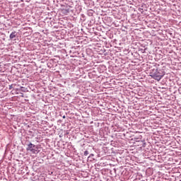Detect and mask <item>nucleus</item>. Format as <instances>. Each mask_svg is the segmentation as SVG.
Here are the masks:
<instances>
[{
    "label": "nucleus",
    "instance_id": "obj_1",
    "mask_svg": "<svg viewBox=\"0 0 181 181\" xmlns=\"http://www.w3.org/2000/svg\"><path fill=\"white\" fill-rule=\"evenodd\" d=\"M35 145L33 144V143H30L28 145V147L26 148V151H30L32 152V153H35V152L37 151V150L35 149Z\"/></svg>",
    "mask_w": 181,
    "mask_h": 181
},
{
    "label": "nucleus",
    "instance_id": "obj_2",
    "mask_svg": "<svg viewBox=\"0 0 181 181\" xmlns=\"http://www.w3.org/2000/svg\"><path fill=\"white\" fill-rule=\"evenodd\" d=\"M15 37H16V33L14 32V33H11V35H10L11 40H13V38H15Z\"/></svg>",
    "mask_w": 181,
    "mask_h": 181
},
{
    "label": "nucleus",
    "instance_id": "obj_3",
    "mask_svg": "<svg viewBox=\"0 0 181 181\" xmlns=\"http://www.w3.org/2000/svg\"><path fill=\"white\" fill-rule=\"evenodd\" d=\"M153 78L156 80H158V81H160V80L161 79V77H160V76H153Z\"/></svg>",
    "mask_w": 181,
    "mask_h": 181
},
{
    "label": "nucleus",
    "instance_id": "obj_4",
    "mask_svg": "<svg viewBox=\"0 0 181 181\" xmlns=\"http://www.w3.org/2000/svg\"><path fill=\"white\" fill-rule=\"evenodd\" d=\"M88 154H89V152L88 151H86L84 152V156H88Z\"/></svg>",
    "mask_w": 181,
    "mask_h": 181
}]
</instances>
